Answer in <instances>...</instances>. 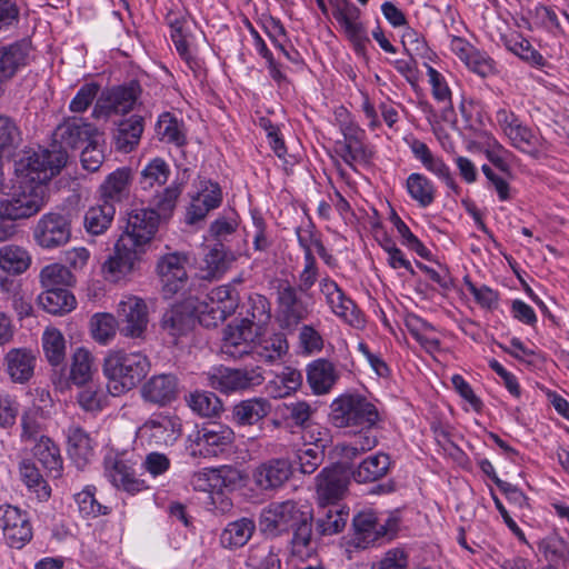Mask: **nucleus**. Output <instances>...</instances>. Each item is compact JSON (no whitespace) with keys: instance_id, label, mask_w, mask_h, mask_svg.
Here are the masks:
<instances>
[{"instance_id":"f257e3e1","label":"nucleus","mask_w":569,"mask_h":569,"mask_svg":"<svg viewBox=\"0 0 569 569\" xmlns=\"http://www.w3.org/2000/svg\"><path fill=\"white\" fill-rule=\"evenodd\" d=\"M312 511L306 505L293 500L273 502L263 509L260 517L261 530L272 537L292 530L291 553L300 559L309 558L313 550Z\"/></svg>"},{"instance_id":"f03ea898","label":"nucleus","mask_w":569,"mask_h":569,"mask_svg":"<svg viewBox=\"0 0 569 569\" xmlns=\"http://www.w3.org/2000/svg\"><path fill=\"white\" fill-rule=\"evenodd\" d=\"M330 420L337 428H349L352 433L378 435L382 417L375 403L358 393L342 395L330 406Z\"/></svg>"},{"instance_id":"7ed1b4c3","label":"nucleus","mask_w":569,"mask_h":569,"mask_svg":"<svg viewBox=\"0 0 569 569\" xmlns=\"http://www.w3.org/2000/svg\"><path fill=\"white\" fill-rule=\"evenodd\" d=\"M149 369L150 362L147 356L139 351H110L103 362L109 393L120 396L132 390L147 376Z\"/></svg>"},{"instance_id":"20e7f679","label":"nucleus","mask_w":569,"mask_h":569,"mask_svg":"<svg viewBox=\"0 0 569 569\" xmlns=\"http://www.w3.org/2000/svg\"><path fill=\"white\" fill-rule=\"evenodd\" d=\"M67 152L61 148L28 149L14 163V171L24 183L42 184L57 176L66 166Z\"/></svg>"},{"instance_id":"39448f33","label":"nucleus","mask_w":569,"mask_h":569,"mask_svg":"<svg viewBox=\"0 0 569 569\" xmlns=\"http://www.w3.org/2000/svg\"><path fill=\"white\" fill-rule=\"evenodd\" d=\"M311 298L296 289L289 280H281L276 287V320L280 328L295 330L312 313Z\"/></svg>"},{"instance_id":"423d86ee","label":"nucleus","mask_w":569,"mask_h":569,"mask_svg":"<svg viewBox=\"0 0 569 569\" xmlns=\"http://www.w3.org/2000/svg\"><path fill=\"white\" fill-rule=\"evenodd\" d=\"M47 186L24 183L13 187L12 191L0 200V209L7 217L17 221L29 219L40 212L47 203Z\"/></svg>"},{"instance_id":"0eeeda50","label":"nucleus","mask_w":569,"mask_h":569,"mask_svg":"<svg viewBox=\"0 0 569 569\" xmlns=\"http://www.w3.org/2000/svg\"><path fill=\"white\" fill-rule=\"evenodd\" d=\"M232 429L219 422L197 426L188 435V450L192 457H217L229 449L233 442Z\"/></svg>"},{"instance_id":"6e6552de","label":"nucleus","mask_w":569,"mask_h":569,"mask_svg":"<svg viewBox=\"0 0 569 569\" xmlns=\"http://www.w3.org/2000/svg\"><path fill=\"white\" fill-rule=\"evenodd\" d=\"M496 122L509 143L532 158H538L545 150V140L523 124L510 109L500 108L496 112Z\"/></svg>"},{"instance_id":"1a4fd4ad","label":"nucleus","mask_w":569,"mask_h":569,"mask_svg":"<svg viewBox=\"0 0 569 569\" xmlns=\"http://www.w3.org/2000/svg\"><path fill=\"white\" fill-rule=\"evenodd\" d=\"M352 526L357 547L367 548L380 539H391L398 529V519L391 515L365 510L353 517Z\"/></svg>"},{"instance_id":"9d476101","label":"nucleus","mask_w":569,"mask_h":569,"mask_svg":"<svg viewBox=\"0 0 569 569\" xmlns=\"http://www.w3.org/2000/svg\"><path fill=\"white\" fill-rule=\"evenodd\" d=\"M159 213L153 209H134L128 213L124 230L119 237L120 247L131 246L144 251V246L154 237L159 226Z\"/></svg>"},{"instance_id":"9b49d317","label":"nucleus","mask_w":569,"mask_h":569,"mask_svg":"<svg viewBox=\"0 0 569 569\" xmlns=\"http://www.w3.org/2000/svg\"><path fill=\"white\" fill-rule=\"evenodd\" d=\"M260 368L231 369L227 367L212 368L206 373L207 385L222 393H231L259 386L263 381Z\"/></svg>"},{"instance_id":"f8f14e48","label":"nucleus","mask_w":569,"mask_h":569,"mask_svg":"<svg viewBox=\"0 0 569 569\" xmlns=\"http://www.w3.org/2000/svg\"><path fill=\"white\" fill-rule=\"evenodd\" d=\"M71 238V220L68 213L48 212L33 228V239L42 248L53 249L68 243Z\"/></svg>"},{"instance_id":"ddd939ff","label":"nucleus","mask_w":569,"mask_h":569,"mask_svg":"<svg viewBox=\"0 0 569 569\" xmlns=\"http://www.w3.org/2000/svg\"><path fill=\"white\" fill-rule=\"evenodd\" d=\"M187 263L188 257L181 252H171L159 258L156 269L164 298H172L186 286L188 280Z\"/></svg>"},{"instance_id":"4468645a","label":"nucleus","mask_w":569,"mask_h":569,"mask_svg":"<svg viewBox=\"0 0 569 569\" xmlns=\"http://www.w3.org/2000/svg\"><path fill=\"white\" fill-rule=\"evenodd\" d=\"M119 332L132 339H142L148 323V308L146 302L136 296L122 299L118 306Z\"/></svg>"},{"instance_id":"2eb2a0df","label":"nucleus","mask_w":569,"mask_h":569,"mask_svg":"<svg viewBox=\"0 0 569 569\" xmlns=\"http://www.w3.org/2000/svg\"><path fill=\"white\" fill-rule=\"evenodd\" d=\"M0 528L8 545L16 549H21L33 536L28 513L11 505L0 506Z\"/></svg>"},{"instance_id":"dca6fc26","label":"nucleus","mask_w":569,"mask_h":569,"mask_svg":"<svg viewBox=\"0 0 569 569\" xmlns=\"http://www.w3.org/2000/svg\"><path fill=\"white\" fill-rule=\"evenodd\" d=\"M196 193L191 197L190 206L187 209L186 222L194 224L206 219L208 213L218 208L222 202V190L219 183L198 178L196 181Z\"/></svg>"},{"instance_id":"f3484780","label":"nucleus","mask_w":569,"mask_h":569,"mask_svg":"<svg viewBox=\"0 0 569 569\" xmlns=\"http://www.w3.org/2000/svg\"><path fill=\"white\" fill-rule=\"evenodd\" d=\"M139 433L149 445L172 446L181 435V422L176 416L152 415L139 428Z\"/></svg>"},{"instance_id":"a211bd4d","label":"nucleus","mask_w":569,"mask_h":569,"mask_svg":"<svg viewBox=\"0 0 569 569\" xmlns=\"http://www.w3.org/2000/svg\"><path fill=\"white\" fill-rule=\"evenodd\" d=\"M332 16L342 27L347 37L357 50H363L369 38L363 24L359 21L360 10L350 0H335Z\"/></svg>"},{"instance_id":"6ab92c4d","label":"nucleus","mask_w":569,"mask_h":569,"mask_svg":"<svg viewBox=\"0 0 569 569\" xmlns=\"http://www.w3.org/2000/svg\"><path fill=\"white\" fill-rule=\"evenodd\" d=\"M56 134L60 141L61 149L62 147L78 149L84 147L90 141L96 143L102 138V132L94 124L77 117L69 118L58 126Z\"/></svg>"},{"instance_id":"aec40b11","label":"nucleus","mask_w":569,"mask_h":569,"mask_svg":"<svg viewBox=\"0 0 569 569\" xmlns=\"http://www.w3.org/2000/svg\"><path fill=\"white\" fill-rule=\"evenodd\" d=\"M292 476V465L286 458H271L259 463L252 471L254 485L262 491L281 488Z\"/></svg>"},{"instance_id":"412c9836","label":"nucleus","mask_w":569,"mask_h":569,"mask_svg":"<svg viewBox=\"0 0 569 569\" xmlns=\"http://www.w3.org/2000/svg\"><path fill=\"white\" fill-rule=\"evenodd\" d=\"M141 398L158 407H166L179 396V379L173 373H160L149 378L140 389Z\"/></svg>"},{"instance_id":"4be33fe9","label":"nucleus","mask_w":569,"mask_h":569,"mask_svg":"<svg viewBox=\"0 0 569 569\" xmlns=\"http://www.w3.org/2000/svg\"><path fill=\"white\" fill-rule=\"evenodd\" d=\"M104 475L114 487L130 493H136L147 488L144 480L136 477L132 465L119 455L106 456Z\"/></svg>"},{"instance_id":"5701e85b","label":"nucleus","mask_w":569,"mask_h":569,"mask_svg":"<svg viewBox=\"0 0 569 569\" xmlns=\"http://www.w3.org/2000/svg\"><path fill=\"white\" fill-rule=\"evenodd\" d=\"M316 479L319 506H338L337 502L342 499L348 486L345 471L337 466L327 467Z\"/></svg>"},{"instance_id":"b1692460","label":"nucleus","mask_w":569,"mask_h":569,"mask_svg":"<svg viewBox=\"0 0 569 569\" xmlns=\"http://www.w3.org/2000/svg\"><path fill=\"white\" fill-rule=\"evenodd\" d=\"M257 336L258 331L242 321L229 325L223 332L221 352L232 359H240L251 352Z\"/></svg>"},{"instance_id":"393cba45","label":"nucleus","mask_w":569,"mask_h":569,"mask_svg":"<svg viewBox=\"0 0 569 569\" xmlns=\"http://www.w3.org/2000/svg\"><path fill=\"white\" fill-rule=\"evenodd\" d=\"M236 472L231 468H204L196 471L190 478V486L196 491L201 492H222L234 481Z\"/></svg>"},{"instance_id":"a878e982","label":"nucleus","mask_w":569,"mask_h":569,"mask_svg":"<svg viewBox=\"0 0 569 569\" xmlns=\"http://www.w3.org/2000/svg\"><path fill=\"white\" fill-rule=\"evenodd\" d=\"M251 351L260 361L273 365L282 361L287 356L289 351V343L282 332L263 335L261 330H259L256 341L251 347Z\"/></svg>"},{"instance_id":"bb28decb","label":"nucleus","mask_w":569,"mask_h":569,"mask_svg":"<svg viewBox=\"0 0 569 569\" xmlns=\"http://www.w3.org/2000/svg\"><path fill=\"white\" fill-rule=\"evenodd\" d=\"M37 365L36 353L27 348L10 349L4 356L6 371L16 383L29 381Z\"/></svg>"},{"instance_id":"cd10ccee","label":"nucleus","mask_w":569,"mask_h":569,"mask_svg":"<svg viewBox=\"0 0 569 569\" xmlns=\"http://www.w3.org/2000/svg\"><path fill=\"white\" fill-rule=\"evenodd\" d=\"M142 251L128 246L127 249L120 247L118 239L114 244L113 254H111L103 263L102 271L110 281H119L134 268Z\"/></svg>"},{"instance_id":"c85d7f7f","label":"nucleus","mask_w":569,"mask_h":569,"mask_svg":"<svg viewBox=\"0 0 569 569\" xmlns=\"http://www.w3.org/2000/svg\"><path fill=\"white\" fill-rule=\"evenodd\" d=\"M28 54L29 46L24 41L0 44V83L11 80L27 64Z\"/></svg>"},{"instance_id":"c756f323","label":"nucleus","mask_w":569,"mask_h":569,"mask_svg":"<svg viewBox=\"0 0 569 569\" xmlns=\"http://www.w3.org/2000/svg\"><path fill=\"white\" fill-rule=\"evenodd\" d=\"M338 378L335 365L327 359H317L307 368V380L316 395L328 393Z\"/></svg>"},{"instance_id":"7c9ffc66","label":"nucleus","mask_w":569,"mask_h":569,"mask_svg":"<svg viewBox=\"0 0 569 569\" xmlns=\"http://www.w3.org/2000/svg\"><path fill=\"white\" fill-rule=\"evenodd\" d=\"M143 132V118L137 114L119 122L113 132V143L118 151L131 152L140 142Z\"/></svg>"},{"instance_id":"2f4dec72","label":"nucleus","mask_w":569,"mask_h":569,"mask_svg":"<svg viewBox=\"0 0 569 569\" xmlns=\"http://www.w3.org/2000/svg\"><path fill=\"white\" fill-rule=\"evenodd\" d=\"M271 405L266 398L241 400L232 408V420L238 426H253L267 417Z\"/></svg>"},{"instance_id":"473e14b6","label":"nucleus","mask_w":569,"mask_h":569,"mask_svg":"<svg viewBox=\"0 0 569 569\" xmlns=\"http://www.w3.org/2000/svg\"><path fill=\"white\" fill-rule=\"evenodd\" d=\"M390 466V457L379 452L363 459L358 467L351 471V477L358 483L375 482L388 473Z\"/></svg>"},{"instance_id":"72a5a7b5","label":"nucleus","mask_w":569,"mask_h":569,"mask_svg":"<svg viewBox=\"0 0 569 569\" xmlns=\"http://www.w3.org/2000/svg\"><path fill=\"white\" fill-rule=\"evenodd\" d=\"M242 308L244 312L240 321L252 326L257 331L262 330L271 319L270 301L262 295H250Z\"/></svg>"},{"instance_id":"f704fd0d","label":"nucleus","mask_w":569,"mask_h":569,"mask_svg":"<svg viewBox=\"0 0 569 569\" xmlns=\"http://www.w3.org/2000/svg\"><path fill=\"white\" fill-rule=\"evenodd\" d=\"M33 456L48 475L59 478L62 473V457L59 447L48 437L41 436L33 447Z\"/></svg>"},{"instance_id":"c9c22d12","label":"nucleus","mask_w":569,"mask_h":569,"mask_svg":"<svg viewBox=\"0 0 569 569\" xmlns=\"http://www.w3.org/2000/svg\"><path fill=\"white\" fill-rule=\"evenodd\" d=\"M131 179V170L129 168H119L111 172L101 184V197L103 202L113 204L120 202L127 197L129 183Z\"/></svg>"},{"instance_id":"e433bc0d","label":"nucleus","mask_w":569,"mask_h":569,"mask_svg":"<svg viewBox=\"0 0 569 569\" xmlns=\"http://www.w3.org/2000/svg\"><path fill=\"white\" fill-rule=\"evenodd\" d=\"M254 529V521L250 518H241L229 522L220 535V545L226 549L242 547L249 541Z\"/></svg>"},{"instance_id":"4c0bfd02","label":"nucleus","mask_w":569,"mask_h":569,"mask_svg":"<svg viewBox=\"0 0 569 569\" xmlns=\"http://www.w3.org/2000/svg\"><path fill=\"white\" fill-rule=\"evenodd\" d=\"M43 289L38 300L48 313L63 315L70 312L76 307V299L67 288Z\"/></svg>"},{"instance_id":"58836bf2","label":"nucleus","mask_w":569,"mask_h":569,"mask_svg":"<svg viewBox=\"0 0 569 569\" xmlns=\"http://www.w3.org/2000/svg\"><path fill=\"white\" fill-rule=\"evenodd\" d=\"M349 513L339 506H320L316 529L320 536H331L340 532L348 520Z\"/></svg>"},{"instance_id":"ea45409f","label":"nucleus","mask_w":569,"mask_h":569,"mask_svg":"<svg viewBox=\"0 0 569 569\" xmlns=\"http://www.w3.org/2000/svg\"><path fill=\"white\" fill-rule=\"evenodd\" d=\"M31 264L28 250L18 244H6L0 248V269L9 274H21Z\"/></svg>"},{"instance_id":"a19ab883","label":"nucleus","mask_w":569,"mask_h":569,"mask_svg":"<svg viewBox=\"0 0 569 569\" xmlns=\"http://www.w3.org/2000/svg\"><path fill=\"white\" fill-rule=\"evenodd\" d=\"M326 305L335 316L355 328L361 327L365 322L360 310L343 290L327 299Z\"/></svg>"},{"instance_id":"79ce46f5","label":"nucleus","mask_w":569,"mask_h":569,"mask_svg":"<svg viewBox=\"0 0 569 569\" xmlns=\"http://www.w3.org/2000/svg\"><path fill=\"white\" fill-rule=\"evenodd\" d=\"M21 143L22 132L16 120L0 114V160L10 159Z\"/></svg>"},{"instance_id":"37998d69","label":"nucleus","mask_w":569,"mask_h":569,"mask_svg":"<svg viewBox=\"0 0 569 569\" xmlns=\"http://www.w3.org/2000/svg\"><path fill=\"white\" fill-rule=\"evenodd\" d=\"M141 92L138 82H131L129 86L113 88L107 97L108 109L116 113H128L131 111Z\"/></svg>"},{"instance_id":"c03bdc74","label":"nucleus","mask_w":569,"mask_h":569,"mask_svg":"<svg viewBox=\"0 0 569 569\" xmlns=\"http://www.w3.org/2000/svg\"><path fill=\"white\" fill-rule=\"evenodd\" d=\"M67 439L70 457L78 465H84L93 452L89 435L81 427L72 425L67 429Z\"/></svg>"},{"instance_id":"a18cd8bd","label":"nucleus","mask_w":569,"mask_h":569,"mask_svg":"<svg viewBox=\"0 0 569 569\" xmlns=\"http://www.w3.org/2000/svg\"><path fill=\"white\" fill-rule=\"evenodd\" d=\"M406 189L421 208L429 207L436 198V187L433 182L422 173H410L406 181Z\"/></svg>"},{"instance_id":"49530a36","label":"nucleus","mask_w":569,"mask_h":569,"mask_svg":"<svg viewBox=\"0 0 569 569\" xmlns=\"http://www.w3.org/2000/svg\"><path fill=\"white\" fill-rule=\"evenodd\" d=\"M187 406L200 417L211 418L222 410L221 400L210 391L196 390L186 396Z\"/></svg>"},{"instance_id":"de8ad7c7","label":"nucleus","mask_w":569,"mask_h":569,"mask_svg":"<svg viewBox=\"0 0 569 569\" xmlns=\"http://www.w3.org/2000/svg\"><path fill=\"white\" fill-rule=\"evenodd\" d=\"M114 213V206L109 202L89 208L83 221L87 232L94 236L103 233L110 227Z\"/></svg>"},{"instance_id":"09e8293b","label":"nucleus","mask_w":569,"mask_h":569,"mask_svg":"<svg viewBox=\"0 0 569 569\" xmlns=\"http://www.w3.org/2000/svg\"><path fill=\"white\" fill-rule=\"evenodd\" d=\"M170 173L171 170L166 160L159 157L153 158L141 170L140 187L143 190L161 187L168 181Z\"/></svg>"},{"instance_id":"8fccbe9b","label":"nucleus","mask_w":569,"mask_h":569,"mask_svg":"<svg viewBox=\"0 0 569 569\" xmlns=\"http://www.w3.org/2000/svg\"><path fill=\"white\" fill-rule=\"evenodd\" d=\"M366 138H357V140H343L340 148V157L343 162L352 169L357 164H368L372 158V151L365 142Z\"/></svg>"},{"instance_id":"3c124183","label":"nucleus","mask_w":569,"mask_h":569,"mask_svg":"<svg viewBox=\"0 0 569 569\" xmlns=\"http://www.w3.org/2000/svg\"><path fill=\"white\" fill-rule=\"evenodd\" d=\"M119 319L111 313H96L90 320L91 336L100 345L110 343L119 330Z\"/></svg>"},{"instance_id":"603ef678","label":"nucleus","mask_w":569,"mask_h":569,"mask_svg":"<svg viewBox=\"0 0 569 569\" xmlns=\"http://www.w3.org/2000/svg\"><path fill=\"white\" fill-rule=\"evenodd\" d=\"M96 487L87 486L82 491L74 495V501L79 512L83 518L94 519L100 516H107L111 512L108 506L100 503L96 498Z\"/></svg>"},{"instance_id":"864d4df0","label":"nucleus","mask_w":569,"mask_h":569,"mask_svg":"<svg viewBox=\"0 0 569 569\" xmlns=\"http://www.w3.org/2000/svg\"><path fill=\"white\" fill-rule=\"evenodd\" d=\"M169 26L171 29V39L174 47L182 59L189 61L191 54L189 51V37L191 32L192 21L186 17H169Z\"/></svg>"},{"instance_id":"5fc2aeb1","label":"nucleus","mask_w":569,"mask_h":569,"mask_svg":"<svg viewBox=\"0 0 569 569\" xmlns=\"http://www.w3.org/2000/svg\"><path fill=\"white\" fill-rule=\"evenodd\" d=\"M157 133L162 141L182 147L187 143L184 126L170 113L166 112L159 117Z\"/></svg>"},{"instance_id":"6e6d98bb","label":"nucleus","mask_w":569,"mask_h":569,"mask_svg":"<svg viewBox=\"0 0 569 569\" xmlns=\"http://www.w3.org/2000/svg\"><path fill=\"white\" fill-rule=\"evenodd\" d=\"M20 476L26 486L36 493L40 501L49 499L51 489L38 468L29 460H23L19 467Z\"/></svg>"},{"instance_id":"4d7b16f0","label":"nucleus","mask_w":569,"mask_h":569,"mask_svg":"<svg viewBox=\"0 0 569 569\" xmlns=\"http://www.w3.org/2000/svg\"><path fill=\"white\" fill-rule=\"evenodd\" d=\"M42 348L51 366H59L66 358V340L56 328H48L42 335Z\"/></svg>"},{"instance_id":"13d9d810","label":"nucleus","mask_w":569,"mask_h":569,"mask_svg":"<svg viewBox=\"0 0 569 569\" xmlns=\"http://www.w3.org/2000/svg\"><path fill=\"white\" fill-rule=\"evenodd\" d=\"M208 300H213L221 306V311H217L218 315L216 320H226L229 316H231L239 303V295L237 290L230 284L219 286L213 288L208 293Z\"/></svg>"},{"instance_id":"bf43d9fd","label":"nucleus","mask_w":569,"mask_h":569,"mask_svg":"<svg viewBox=\"0 0 569 569\" xmlns=\"http://www.w3.org/2000/svg\"><path fill=\"white\" fill-rule=\"evenodd\" d=\"M378 443V435L353 433L352 441L339 446L340 457L343 461H353L362 453L376 448Z\"/></svg>"},{"instance_id":"052dcab7","label":"nucleus","mask_w":569,"mask_h":569,"mask_svg":"<svg viewBox=\"0 0 569 569\" xmlns=\"http://www.w3.org/2000/svg\"><path fill=\"white\" fill-rule=\"evenodd\" d=\"M247 563L251 569H281V560L278 552L268 545L252 548Z\"/></svg>"},{"instance_id":"680f3d73","label":"nucleus","mask_w":569,"mask_h":569,"mask_svg":"<svg viewBox=\"0 0 569 569\" xmlns=\"http://www.w3.org/2000/svg\"><path fill=\"white\" fill-rule=\"evenodd\" d=\"M42 288H67L73 281L70 270L60 263L46 266L40 272Z\"/></svg>"},{"instance_id":"e2e57ef3","label":"nucleus","mask_w":569,"mask_h":569,"mask_svg":"<svg viewBox=\"0 0 569 569\" xmlns=\"http://www.w3.org/2000/svg\"><path fill=\"white\" fill-rule=\"evenodd\" d=\"M92 361V356L87 349L79 348L76 350L70 370V378L76 385L82 386L91 379Z\"/></svg>"},{"instance_id":"0e129e2a","label":"nucleus","mask_w":569,"mask_h":569,"mask_svg":"<svg viewBox=\"0 0 569 569\" xmlns=\"http://www.w3.org/2000/svg\"><path fill=\"white\" fill-rule=\"evenodd\" d=\"M182 183L173 181L170 186L153 197L152 203L156 207L154 210L159 213V218L161 216L167 218L172 213L177 201L182 193Z\"/></svg>"},{"instance_id":"69168bd1","label":"nucleus","mask_w":569,"mask_h":569,"mask_svg":"<svg viewBox=\"0 0 569 569\" xmlns=\"http://www.w3.org/2000/svg\"><path fill=\"white\" fill-rule=\"evenodd\" d=\"M505 46L509 51L527 62H530L535 66L543 64V57L532 48L531 43L527 39L522 38L520 34L505 38Z\"/></svg>"},{"instance_id":"338daca9","label":"nucleus","mask_w":569,"mask_h":569,"mask_svg":"<svg viewBox=\"0 0 569 569\" xmlns=\"http://www.w3.org/2000/svg\"><path fill=\"white\" fill-rule=\"evenodd\" d=\"M229 264V254L221 243L211 248L204 257V270L207 271V277L210 278H218L228 270Z\"/></svg>"},{"instance_id":"774afa93","label":"nucleus","mask_w":569,"mask_h":569,"mask_svg":"<svg viewBox=\"0 0 569 569\" xmlns=\"http://www.w3.org/2000/svg\"><path fill=\"white\" fill-rule=\"evenodd\" d=\"M191 322L190 315L178 307L166 311L162 317V328L173 337L184 335L190 329Z\"/></svg>"}]
</instances>
